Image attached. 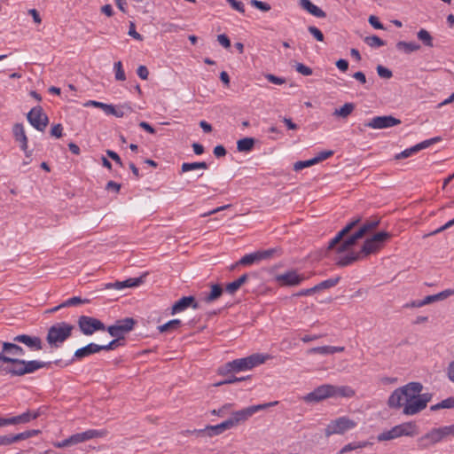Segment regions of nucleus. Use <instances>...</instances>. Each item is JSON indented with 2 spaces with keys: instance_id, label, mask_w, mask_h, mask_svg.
Listing matches in <instances>:
<instances>
[{
  "instance_id": "9d476101",
  "label": "nucleus",
  "mask_w": 454,
  "mask_h": 454,
  "mask_svg": "<svg viewBox=\"0 0 454 454\" xmlns=\"http://www.w3.org/2000/svg\"><path fill=\"white\" fill-rule=\"evenodd\" d=\"M27 121L37 130L43 131L49 123V118L41 106L33 107L27 114Z\"/></svg>"
},
{
  "instance_id": "7ed1b4c3",
  "label": "nucleus",
  "mask_w": 454,
  "mask_h": 454,
  "mask_svg": "<svg viewBox=\"0 0 454 454\" xmlns=\"http://www.w3.org/2000/svg\"><path fill=\"white\" fill-rule=\"evenodd\" d=\"M74 326L67 322L52 325L46 335V340L51 348H59L68 338L72 336Z\"/></svg>"
},
{
  "instance_id": "052dcab7",
  "label": "nucleus",
  "mask_w": 454,
  "mask_h": 454,
  "mask_svg": "<svg viewBox=\"0 0 454 454\" xmlns=\"http://www.w3.org/2000/svg\"><path fill=\"white\" fill-rule=\"evenodd\" d=\"M232 403H226L218 410L211 411V414L216 415L218 417H223L226 414V412L232 407Z\"/></svg>"
},
{
  "instance_id": "ddd939ff",
  "label": "nucleus",
  "mask_w": 454,
  "mask_h": 454,
  "mask_svg": "<svg viewBox=\"0 0 454 454\" xmlns=\"http://www.w3.org/2000/svg\"><path fill=\"white\" fill-rule=\"evenodd\" d=\"M333 385L324 384L306 395L303 399L306 403H317L326 398L333 397Z\"/></svg>"
},
{
  "instance_id": "338daca9",
  "label": "nucleus",
  "mask_w": 454,
  "mask_h": 454,
  "mask_svg": "<svg viewBox=\"0 0 454 454\" xmlns=\"http://www.w3.org/2000/svg\"><path fill=\"white\" fill-rule=\"evenodd\" d=\"M128 34H129V35H130L131 37H133L136 40H138V41L143 40V36L136 31V26H135L134 22L129 23V28Z\"/></svg>"
},
{
  "instance_id": "49530a36",
  "label": "nucleus",
  "mask_w": 454,
  "mask_h": 454,
  "mask_svg": "<svg viewBox=\"0 0 454 454\" xmlns=\"http://www.w3.org/2000/svg\"><path fill=\"white\" fill-rule=\"evenodd\" d=\"M340 280V277L338 276L336 278H328L319 283V287L321 290L328 289L335 286Z\"/></svg>"
},
{
  "instance_id": "6e6552de",
  "label": "nucleus",
  "mask_w": 454,
  "mask_h": 454,
  "mask_svg": "<svg viewBox=\"0 0 454 454\" xmlns=\"http://www.w3.org/2000/svg\"><path fill=\"white\" fill-rule=\"evenodd\" d=\"M356 426V423L348 419V417H340L337 419L332 420L325 429V436H330L332 434H342L345 432L354 428Z\"/></svg>"
},
{
  "instance_id": "2eb2a0df",
  "label": "nucleus",
  "mask_w": 454,
  "mask_h": 454,
  "mask_svg": "<svg viewBox=\"0 0 454 454\" xmlns=\"http://www.w3.org/2000/svg\"><path fill=\"white\" fill-rule=\"evenodd\" d=\"M305 278L297 273L296 270H288L276 276V280L284 286H295L300 285Z\"/></svg>"
},
{
  "instance_id": "f704fd0d",
  "label": "nucleus",
  "mask_w": 454,
  "mask_h": 454,
  "mask_svg": "<svg viewBox=\"0 0 454 454\" xmlns=\"http://www.w3.org/2000/svg\"><path fill=\"white\" fill-rule=\"evenodd\" d=\"M181 320L172 319L161 325H159L158 330L160 331V333H170L177 330L181 326Z\"/></svg>"
},
{
  "instance_id": "0eeeda50",
  "label": "nucleus",
  "mask_w": 454,
  "mask_h": 454,
  "mask_svg": "<svg viewBox=\"0 0 454 454\" xmlns=\"http://www.w3.org/2000/svg\"><path fill=\"white\" fill-rule=\"evenodd\" d=\"M415 425L411 422L397 425L388 431H385L377 436L379 442L389 441L401 436H412Z\"/></svg>"
},
{
  "instance_id": "ea45409f",
  "label": "nucleus",
  "mask_w": 454,
  "mask_h": 454,
  "mask_svg": "<svg viewBox=\"0 0 454 454\" xmlns=\"http://www.w3.org/2000/svg\"><path fill=\"white\" fill-rule=\"evenodd\" d=\"M258 255L257 253H251L241 257L238 262H236V265H251L254 262H258Z\"/></svg>"
},
{
  "instance_id": "b1692460",
  "label": "nucleus",
  "mask_w": 454,
  "mask_h": 454,
  "mask_svg": "<svg viewBox=\"0 0 454 454\" xmlns=\"http://www.w3.org/2000/svg\"><path fill=\"white\" fill-rule=\"evenodd\" d=\"M231 428V427L228 420L226 419V420L223 421L222 423H220L218 425L207 426L205 427L206 435H207L209 437H213V436H215V435H219L222 433H223L225 430H229Z\"/></svg>"
},
{
  "instance_id": "4c0bfd02",
  "label": "nucleus",
  "mask_w": 454,
  "mask_h": 454,
  "mask_svg": "<svg viewBox=\"0 0 454 454\" xmlns=\"http://www.w3.org/2000/svg\"><path fill=\"white\" fill-rule=\"evenodd\" d=\"M40 433H41V431L38 429H30V430H26L22 433H19L17 434H12L13 442L26 440L30 437L38 435Z\"/></svg>"
},
{
  "instance_id": "13d9d810",
  "label": "nucleus",
  "mask_w": 454,
  "mask_h": 454,
  "mask_svg": "<svg viewBox=\"0 0 454 454\" xmlns=\"http://www.w3.org/2000/svg\"><path fill=\"white\" fill-rule=\"evenodd\" d=\"M333 151L332 150H327V151H322L320 153H317V156H315L313 159H314V161L315 163H319L328 158H330L331 156L333 155Z\"/></svg>"
},
{
  "instance_id": "0e129e2a",
  "label": "nucleus",
  "mask_w": 454,
  "mask_h": 454,
  "mask_svg": "<svg viewBox=\"0 0 454 454\" xmlns=\"http://www.w3.org/2000/svg\"><path fill=\"white\" fill-rule=\"evenodd\" d=\"M440 442L450 438L447 426L436 427Z\"/></svg>"
},
{
  "instance_id": "4d7b16f0",
  "label": "nucleus",
  "mask_w": 454,
  "mask_h": 454,
  "mask_svg": "<svg viewBox=\"0 0 454 454\" xmlns=\"http://www.w3.org/2000/svg\"><path fill=\"white\" fill-rule=\"evenodd\" d=\"M250 4L252 6L262 12H269L271 9L270 5L266 2L259 0H251Z\"/></svg>"
},
{
  "instance_id": "864d4df0",
  "label": "nucleus",
  "mask_w": 454,
  "mask_h": 454,
  "mask_svg": "<svg viewBox=\"0 0 454 454\" xmlns=\"http://www.w3.org/2000/svg\"><path fill=\"white\" fill-rule=\"evenodd\" d=\"M294 67H295V70L304 75V76H309V75H311L313 74V70L312 68H310L309 67H307L305 66L304 64L302 63H295L294 65Z\"/></svg>"
},
{
  "instance_id": "5fc2aeb1",
  "label": "nucleus",
  "mask_w": 454,
  "mask_h": 454,
  "mask_svg": "<svg viewBox=\"0 0 454 454\" xmlns=\"http://www.w3.org/2000/svg\"><path fill=\"white\" fill-rule=\"evenodd\" d=\"M361 222V217H356L352 221H350L348 223H347L340 231L344 233L345 236H347L359 223Z\"/></svg>"
},
{
  "instance_id": "72a5a7b5",
  "label": "nucleus",
  "mask_w": 454,
  "mask_h": 454,
  "mask_svg": "<svg viewBox=\"0 0 454 454\" xmlns=\"http://www.w3.org/2000/svg\"><path fill=\"white\" fill-rule=\"evenodd\" d=\"M396 48L397 50L403 51L405 53L409 54L419 51L420 49V45L414 42L400 41L396 43Z\"/></svg>"
},
{
  "instance_id": "bb28decb",
  "label": "nucleus",
  "mask_w": 454,
  "mask_h": 454,
  "mask_svg": "<svg viewBox=\"0 0 454 454\" xmlns=\"http://www.w3.org/2000/svg\"><path fill=\"white\" fill-rule=\"evenodd\" d=\"M223 293V289L219 284L211 285V290L203 297V301L206 303H211L219 299Z\"/></svg>"
},
{
  "instance_id": "9b49d317",
  "label": "nucleus",
  "mask_w": 454,
  "mask_h": 454,
  "mask_svg": "<svg viewBox=\"0 0 454 454\" xmlns=\"http://www.w3.org/2000/svg\"><path fill=\"white\" fill-rule=\"evenodd\" d=\"M136 320L132 317H125L117 320L115 325L108 326L106 330L111 336L124 337V333L130 332L136 325Z\"/></svg>"
},
{
  "instance_id": "680f3d73",
  "label": "nucleus",
  "mask_w": 454,
  "mask_h": 454,
  "mask_svg": "<svg viewBox=\"0 0 454 454\" xmlns=\"http://www.w3.org/2000/svg\"><path fill=\"white\" fill-rule=\"evenodd\" d=\"M368 22L375 29H385L383 24L379 20V18L374 15L369 17Z\"/></svg>"
},
{
  "instance_id": "f257e3e1",
  "label": "nucleus",
  "mask_w": 454,
  "mask_h": 454,
  "mask_svg": "<svg viewBox=\"0 0 454 454\" xmlns=\"http://www.w3.org/2000/svg\"><path fill=\"white\" fill-rule=\"evenodd\" d=\"M25 355V350L14 342H3L2 351L0 352V362L7 364L3 367L4 374L11 376H24L33 373L42 368H49L51 362H43L38 360L26 361L15 356Z\"/></svg>"
},
{
  "instance_id": "c85d7f7f",
  "label": "nucleus",
  "mask_w": 454,
  "mask_h": 454,
  "mask_svg": "<svg viewBox=\"0 0 454 454\" xmlns=\"http://www.w3.org/2000/svg\"><path fill=\"white\" fill-rule=\"evenodd\" d=\"M248 279V274H243L239 278L226 285L225 291L230 294H234L242 285Z\"/></svg>"
},
{
  "instance_id": "6e6d98bb",
  "label": "nucleus",
  "mask_w": 454,
  "mask_h": 454,
  "mask_svg": "<svg viewBox=\"0 0 454 454\" xmlns=\"http://www.w3.org/2000/svg\"><path fill=\"white\" fill-rule=\"evenodd\" d=\"M376 70L380 78L390 79L393 76L392 71L381 65H378Z\"/></svg>"
},
{
  "instance_id": "a18cd8bd",
  "label": "nucleus",
  "mask_w": 454,
  "mask_h": 454,
  "mask_svg": "<svg viewBox=\"0 0 454 454\" xmlns=\"http://www.w3.org/2000/svg\"><path fill=\"white\" fill-rule=\"evenodd\" d=\"M380 224V220H370V221H366L359 229L358 231H360V233L364 237L365 234L377 228L378 225Z\"/></svg>"
},
{
  "instance_id": "c756f323",
  "label": "nucleus",
  "mask_w": 454,
  "mask_h": 454,
  "mask_svg": "<svg viewBox=\"0 0 454 454\" xmlns=\"http://www.w3.org/2000/svg\"><path fill=\"white\" fill-rule=\"evenodd\" d=\"M360 260H363L362 256L360 255V253L357 252V253H349L342 257H340L336 264L339 266V267H346V266H348L350 264H352L353 262H356V261H360Z\"/></svg>"
},
{
  "instance_id": "e433bc0d",
  "label": "nucleus",
  "mask_w": 454,
  "mask_h": 454,
  "mask_svg": "<svg viewBox=\"0 0 454 454\" xmlns=\"http://www.w3.org/2000/svg\"><path fill=\"white\" fill-rule=\"evenodd\" d=\"M417 37L419 41L422 42V43L425 45V46H427V47H433L434 46V43H433V36L430 35V33L424 29V28H421L418 34H417Z\"/></svg>"
},
{
  "instance_id": "58836bf2",
  "label": "nucleus",
  "mask_w": 454,
  "mask_h": 454,
  "mask_svg": "<svg viewBox=\"0 0 454 454\" xmlns=\"http://www.w3.org/2000/svg\"><path fill=\"white\" fill-rule=\"evenodd\" d=\"M123 109H126L129 113L133 111L131 106L127 104L121 106L119 108H115V106L112 105L107 115H114L115 117L121 118L125 114V111H123Z\"/></svg>"
},
{
  "instance_id": "473e14b6",
  "label": "nucleus",
  "mask_w": 454,
  "mask_h": 454,
  "mask_svg": "<svg viewBox=\"0 0 454 454\" xmlns=\"http://www.w3.org/2000/svg\"><path fill=\"white\" fill-rule=\"evenodd\" d=\"M355 395V391L348 386H333V397H352Z\"/></svg>"
},
{
  "instance_id": "aec40b11",
  "label": "nucleus",
  "mask_w": 454,
  "mask_h": 454,
  "mask_svg": "<svg viewBox=\"0 0 454 454\" xmlns=\"http://www.w3.org/2000/svg\"><path fill=\"white\" fill-rule=\"evenodd\" d=\"M438 442H440V439L436 427L432 428L418 439V445L422 450L428 449Z\"/></svg>"
},
{
  "instance_id": "393cba45",
  "label": "nucleus",
  "mask_w": 454,
  "mask_h": 454,
  "mask_svg": "<svg viewBox=\"0 0 454 454\" xmlns=\"http://www.w3.org/2000/svg\"><path fill=\"white\" fill-rule=\"evenodd\" d=\"M344 347H335V346H322V347H314L311 348L308 352L309 354H320V355H333L334 353H339L344 351Z\"/></svg>"
},
{
  "instance_id": "e2e57ef3",
  "label": "nucleus",
  "mask_w": 454,
  "mask_h": 454,
  "mask_svg": "<svg viewBox=\"0 0 454 454\" xmlns=\"http://www.w3.org/2000/svg\"><path fill=\"white\" fill-rule=\"evenodd\" d=\"M227 3L230 4V5L236 11H238L240 13L245 12V6L242 2L237 1V0H226Z\"/></svg>"
},
{
  "instance_id": "a878e982",
  "label": "nucleus",
  "mask_w": 454,
  "mask_h": 454,
  "mask_svg": "<svg viewBox=\"0 0 454 454\" xmlns=\"http://www.w3.org/2000/svg\"><path fill=\"white\" fill-rule=\"evenodd\" d=\"M403 390H404V393L406 395L407 398H414L415 396H418L419 394L422 391L423 386L420 382H409L408 384L401 387Z\"/></svg>"
},
{
  "instance_id": "bf43d9fd",
  "label": "nucleus",
  "mask_w": 454,
  "mask_h": 454,
  "mask_svg": "<svg viewBox=\"0 0 454 454\" xmlns=\"http://www.w3.org/2000/svg\"><path fill=\"white\" fill-rule=\"evenodd\" d=\"M308 31L314 36V38L318 42H323L325 39L324 34L320 29L314 26H309L308 27Z\"/></svg>"
},
{
  "instance_id": "1a4fd4ad",
  "label": "nucleus",
  "mask_w": 454,
  "mask_h": 454,
  "mask_svg": "<svg viewBox=\"0 0 454 454\" xmlns=\"http://www.w3.org/2000/svg\"><path fill=\"white\" fill-rule=\"evenodd\" d=\"M80 331L84 335H92L97 331H105V324L99 319L89 316H81L77 321Z\"/></svg>"
},
{
  "instance_id": "a19ab883",
  "label": "nucleus",
  "mask_w": 454,
  "mask_h": 454,
  "mask_svg": "<svg viewBox=\"0 0 454 454\" xmlns=\"http://www.w3.org/2000/svg\"><path fill=\"white\" fill-rule=\"evenodd\" d=\"M90 302V299H82L79 296H74V297H71V298L67 299V301H63L61 303V306L63 308H66V307H71V306H77L80 304H88Z\"/></svg>"
},
{
  "instance_id": "69168bd1",
  "label": "nucleus",
  "mask_w": 454,
  "mask_h": 454,
  "mask_svg": "<svg viewBox=\"0 0 454 454\" xmlns=\"http://www.w3.org/2000/svg\"><path fill=\"white\" fill-rule=\"evenodd\" d=\"M199 169L198 162H184L181 166V172L185 173L188 171Z\"/></svg>"
},
{
  "instance_id": "f03ea898",
  "label": "nucleus",
  "mask_w": 454,
  "mask_h": 454,
  "mask_svg": "<svg viewBox=\"0 0 454 454\" xmlns=\"http://www.w3.org/2000/svg\"><path fill=\"white\" fill-rule=\"evenodd\" d=\"M267 356H262L261 354H253L249 356L235 359L231 362L226 363L223 367L219 368V373L225 375L231 372H239L242 371L249 370L254 368L256 365L263 364Z\"/></svg>"
},
{
  "instance_id": "3c124183",
  "label": "nucleus",
  "mask_w": 454,
  "mask_h": 454,
  "mask_svg": "<svg viewBox=\"0 0 454 454\" xmlns=\"http://www.w3.org/2000/svg\"><path fill=\"white\" fill-rule=\"evenodd\" d=\"M86 106H92L98 108L102 109L106 114H108L110 107L112 105L106 104L103 102L96 101V100H89L86 104Z\"/></svg>"
},
{
  "instance_id": "603ef678",
  "label": "nucleus",
  "mask_w": 454,
  "mask_h": 454,
  "mask_svg": "<svg viewBox=\"0 0 454 454\" xmlns=\"http://www.w3.org/2000/svg\"><path fill=\"white\" fill-rule=\"evenodd\" d=\"M315 161H314V159H309V160H299V161H296L294 165V169L295 171H299V170H301L305 168H309V167H311L313 165H315Z\"/></svg>"
},
{
  "instance_id": "de8ad7c7",
  "label": "nucleus",
  "mask_w": 454,
  "mask_h": 454,
  "mask_svg": "<svg viewBox=\"0 0 454 454\" xmlns=\"http://www.w3.org/2000/svg\"><path fill=\"white\" fill-rule=\"evenodd\" d=\"M114 69L115 72V79L117 81H125L126 80L125 72L122 68V64L121 61H117L114 63Z\"/></svg>"
},
{
  "instance_id": "7c9ffc66",
  "label": "nucleus",
  "mask_w": 454,
  "mask_h": 454,
  "mask_svg": "<svg viewBox=\"0 0 454 454\" xmlns=\"http://www.w3.org/2000/svg\"><path fill=\"white\" fill-rule=\"evenodd\" d=\"M256 253L260 262L275 256H280L282 254V249L280 247H272L265 250H258Z\"/></svg>"
},
{
  "instance_id": "f3484780",
  "label": "nucleus",
  "mask_w": 454,
  "mask_h": 454,
  "mask_svg": "<svg viewBox=\"0 0 454 454\" xmlns=\"http://www.w3.org/2000/svg\"><path fill=\"white\" fill-rule=\"evenodd\" d=\"M14 342H20L26 345L33 351H39L43 348V342L38 336H30L27 334H19L13 337Z\"/></svg>"
},
{
  "instance_id": "4468645a",
  "label": "nucleus",
  "mask_w": 454,
  "mask_h": 454,
  "mask_svg": "<svg viewBox=\"0 0 454 454\" xmlns=\"http://www.w3.org/2000/svg\"><path fill=\"white\" fill-rule=\"evenodd\" d=\"M441 140H442L441 137H434L430 139L424 140L408 149L403 150L400 153L396 154L395 158V160L408 158V157L411 156L413 153H418L419 151H420L422 149H426V148L429 147L430 145L440 142Z\"/></svg>"
},
{
  "instance_id": "c9c22d12",
  "label": "nucleus",
  "mask_w": 454,
  "mask_h": 454,
  "mask_svg": "<svg viewBox=\"0 0 454 454\" xmlns=\"http://www.w3.org/2000/svg\"><path fill=\"white\" fill-rule=\"evenodd\" d=\"M354 109H355L354 103H345L339 109H335V111L333 112V114L337 117L347 118L348 115H350L352 114Z\"/></svg>"
},
{
  "instance_id": "c03bdc74",
  "label": "nucleus",
  "mask_w": 454,
  "mask_h": 454,
  "mask_svg": "<svg viewBox=\"0 0 454 454\" xmlns=\"http://www.w3.org/2000/svg\"><path fill=\"white\" fill-rule=\"evenodd\" d=\"M364 43L371 47L378 48L384 46L386 42L380 38L378 35H370L364 38Z\"/></svg>"
},
{
  "instance_id": "412c9836",
  "label": "nucleus",
  "mask_w": 454,
  "mask_h": 454,
  "mask_svg": "<svg viewBox=\"0 0 454 454\" xmlns=\"http://www.w3.org/2000/svg\"><path fill=\"white\" fill-rule=\"evenodd\" d=\"M425 409V405L420 401L419 397L407 398L406 403L403 407V413L405 415H415Z\"/></svg>"
},
{
  "instance_id": "774afa93",
  "label": "nucleus",
  "mask_w": 454,
  "mask_h": 454,
  "mask_svg": "<svg viewBox=\"0 0 454 454\" xmlns=\"http://www.w3.org/2000/svg\"><path fill=\"white\" fill-rule=\"evenodd\" d=\"M217 41L225 49H229L231 47V40L225 34L219 35L217 36Z\"/></svg>"
},
{
  "instance_id": "39448f33",
  "label": "nucleus",
  "mask_w": 454,
  "mask_h": 454,
  "mask_svg": "<svg viewBox=\"0 0 454 454\" xmlns=\"http://www.w3.org/2000/svg\"><path fill=\"white\" fill-rule=\"evenodd\" d=\"M391 238V234L387 231H380L367 239L359 253L363 259L367 256L378 253L384 246V243Z\"/></svg>"
},
{
  "instance_id": "09e8293b",
  "label": "nucleus",
  "mask_w": 454,
  "mask_h": 454,
  "mask_svg": "<svg viewBox=\"0 0 454 454\" xmlns=\"http://www.w3.org/2000/svg\"><path fill=\"white\" fill-rule=\"evenodd\" d=\"M345 237L344 233L340 231H338V233L335 235L333 239H332L327 246V250H332L333 248H336L340 241H342L343 238Z\"/></svg>"
},
{
  "instance_id": "8fccbe9b",
  "label": "nucleus",
  "mask_w": 454,
  "mask_h": 454,
  "mask_svg": "<svg viewBox=\"0 0 454 454\" xmlns=\"http://www.w3.org/2000/svg\"><path fill=\"white\" fill-rule=\"evenodd\" d=\"M364 236L360 233V231L357 230L353 234H351L349 237H348L344 241L346 242V245H348L349 247H354L356 242L363 239Z\"/></svg>"
},
{
  "instance_id": "2f4dec72",
  "label": "nucleus",
  "mask_w": 454,
  "mask_h": 454,
  "mask_svg": "<svg viewBox=\"0 0 454 454\" xmlns=\"http://www.w3.org/2000/svg\"><path fill=\"white\" fill-rule=\"evenodd\" d=\"M255 140L253 137H244L237 142V149L241 153H247L253 150Z\"/></svg>"
},
{
  "instance_id": "423d86ee",
  "label": "nucleus",
  "mask_w": 454,
  "mask_h": 454,
  "mask_svg": "<svg viewBox=\"0 0 454 454\" xmlns=\"http://www.w3.org/2000/svg\"><path fill=\"white\" fill-rule=\"evenodd\" d=\"M106 434L105 431H99L95 429H89L87 431L77 433L74 434H72L68 438L60 441L56 442L53 443L54 447L61 449L66 448L73 445H76L78 443L86 442L88 440L98 438V437H103Z\"/></svg>"
},
{
  "instance_id": "4be33fe9",
  "label": "nucleus",
  "mask_w": 454,
  "mask_h": 454,
  "mask_svg": "<svg viewBox=\"0 0 454 454\" xmlns=\"http://www.w3.org/2000/svg\"><path fill=\"white\" fill-rule=\"evenodd\" d=\"M101 351L100 345L96 343H89L86 346L75 350L74 354V359L81 360L86 356Z\"/></svg>"
},
{
  "instance_id": "6ab92c4d",
  "label": "nucleus",
  "mask_w": 454,
  "mask_h": 454,
  "mask_svg": "<svg viewBox=\"0 0 454 454\" xmlns=\"http://www.w3.org/2000/svg\"><path fill=\"white\" fill-rule=\"evenodd\" d=\"M145 276L134 278H128L124 281H115L114 283H107L105 285L106 289L121 290L127 287H135L144 283Z\"/></svg>"
},
{
  "instance_id": "a211bd4d",
  "label": "nucleus",
  "mask_w": 454,
  "mask_h": 454,
  "mask_svg": "<svg viewBox=\"0 0 454 454\" xmlns=\"http://www.w3.org/2000/svg\"><path fill=\"white\" fill-rule=\"evenodd\" d=\"M406 403V395L404 390L402 387H398L395 389L392 394L389 395L387 400V406L390 409H400L403 408Z\"/></svg>"
},
{
  "instance_id": "dca6fc26",
  "label": "nucleus",
  "mask_w": 454,
  "mask_h": 454,
  "mask_svg": "<svg viewBox=\"0 0 454 454\" xmlns=\"http://www.w3.org/2000/svg\"><path fill=\"white\" fill-rule=\"evenodd\" d=\"M189 307H192L194 309H200V304L194 296H183L173 304L171 314L175 315L176 313L182 312Z\"/></svg>"
},
{
  "instance_id": "20e7f679",
  "label": "nucleus",
  "mask_w": 454,
  "mask_h": 454,
  "mask_svg": "<svg viewBox=\"0 0 454 454\" xmlns=\"http://www.w3.org/2000/svg\"><path fill=\"white\" fill-rule=\"evenodd\" d=\"M278 404V402L266 403L262 404L251 405L231 413V417L227 419L231 427H236L244 424L248 420L255 412L265 410L269 407Z\"/></svg>"
},
{
  "instance_id": "cd10ccee",
  "label": "nucleus",
  "mask_w": 454,
  "mask_h": 454,
  "mask_svg": "<svg viewBox=\"0 0 454 454\" xmlns=\"http://www.w3.org/2000/svg\"><path fill=\"white\" fill-rule=\"evenodd\" d=\"M450 295H454V289H446L436 294L427 295L424 298L426 305L434 301H442Z\"/></svg>"
},
{
  "instance_id": "79ce46f5",
  "label": "nucleus",
  "mask_w": 454,
  "mask_h": 454,
  "mask_svg": "<svg viewBox=\"0 0 454 454\" xmlns=\"http://www.w3.org/2000/svg\"><path fill=\"white\" fill-rule=\"evenodd\" d=\"M114 337L115 339L112 340L108 344H106V345H100L101 351L102 350H106V351L114 350L118 346L124 345V342H125V338L124 337H118V336H114Z\"/></svg>"
},
{
  "instance_id": "5701e85b",
  "label": "nucleus",
  "mask_w": 454,
  "mask_h": 454,
  "mask_svg": "<svg viewBox=\"0 0 454 454\" xmlns=\"http://www.w3.org/2000/svg\"><path fill=\"white\" fill-rule=\"evenodd\" d=\"M300 6L317 18H325L326 13L310 0H299Z\"/></svg>"
},
{
  "instance_id": "37998d69",
  "label": "nucleus",
  "mask_w": 454,
  "mask_h": 454,
  "mask_svg": "<svg viewBox=\"0 0 454 454\" xmlns=\"http://www.w3.org/2000/svg\"><path fill=\"white\" fill-rule=\"evenodd\" d=\"M12 133L15 140L17 142H20L21 140H24L27 138L24 127L21 123H15L12 127Z\"/></svg>"
},
{
  "instance_id": "f8f14e48",
  "label": "nucleus",
  "mask_w": 454,
  "mask_h": 454,
  "mask_svg": "<svg viewBox=\"0 0 454 454\" xmlns=\"http://www.w3.org/2000/svg\"><path fill=\"white\" fill-rule=\"evenodd\" d=\"M401 122L400 119L392 115H381L372 118L368 122L364 123V126L374 129H383L399 125Z\"/></svg>"
}]
</instances>
